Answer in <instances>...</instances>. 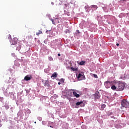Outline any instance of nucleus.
Masks as SVG:
<instances>
[{
    "instance_id": "f257e3e1",
    "label": "nucleus",
    "mask_w": 129,
    "mask_h": 129,
    "mask_svg": "<svg viewBox=\"0 0 129 129\" xmlns=\"http://www.w3.org/2000/svg\"><path fill=\"white\" fill-rule=\"evenodd\" d=\"M125 85L123 83H119L118 84V87L117 88V91H122L124 89Z\"/></svg>"
},
{
    "instance_id": "f03ea898",
    "label": "nucleus",
    "mask_w": 129,
    "mask_h": 129,
    "mask_svg": "<svg viewBox=\"0 0 129 129\" xmlns=\"http://www.w3.org/2000/svg\"><path fill=\"white\" fill-rule=\"evenodd\" d=\"M114 83V81H106L104 83V85L106 87V88H110L111 87L112 85H113V84Z\"/></svg>"
},
{
    "instance_id": "7ed1b4c3",
    "label": "nucleus",
    "mask_w": 129,
    "mask_h": 129,
    "mask_svg": "<svg viewBox=\"0 0 129 129\" xmlns=\"http://www.w3.org/2000/svg\"><path fill=\"white\" fill-rule=\"evenodd\" d=\"M121 105L122 107H129V102L125 100H123L121 101Z\"/></svg>"
},
{
    "instance_id": "20e7f679",
    "label": "nucleus",
    "mask_w": 129,
    "mask_h": 129,
    "mask_svg": "<svg viewBox=\"0 0 129 129\" xmlns=\"http://www.w3.org/2000/svg\"><path fill=\"white\" fill-rule=\"evenodd\" d=\"M11 45H17L18 44V38L14 37L11 41Z\"/></svg>"
},
{
    "instance_id": "39448f33",
    "label": "nucleus",
    "mask_w": 129,
    "mask_h": 129,
    "mask_svg": "<svg viewBox=\"0 0 129 129\" xmlns=\"http://www.w3.org/2000/svg\"><path fill=\"white\" fill-rule=\"evenodd\" d=\"M51 21L53 25H57V24H59V23H60V19L58 18H54L53 19H51Z\"/></svg>"
},
{
    "instance_id": "423d86ee",
    "label": "nucleus",
    "mask_w": 129,
    "mask_h": 129,
    "mask_svg": "<svg viewBox=\"0 0 129 129\" xmlns=\"http://www.w3.org/2000/svg\"><path fill=\"white\" fill-rule=\"evenodd\" d=\"M100 98V94L99 92L97 91L95 93V99H99Z\"/></svg>"
},
{
    "instance_id": "0eeeda50",
    "label": "nucleus",
    "mask_w": 129,
    "mask_h": 129,
    "mask_svg": "<svg viewBox=\"0 0 129 129\" xmlns=\"http://www.w3.org/2000/svg\"><path fill=\"white\" fill-rule=\"evenodd\" d=\"M85 78V76H84V74H79L78 76V79H80V80H83Z\"/></svg>"
},
{
    "instance_id": "6e6552de",
    "label": "nucleus",
    "mask_w": 129,
    "mask_h": 129,
    "mask_svg": "<svg viewBox=\"0 0 129 129\" xmlns=\"http://www.w3.org/2000/svg\"><path fill=\"white\" fill-rule=\"evenodd\" d=\"M42 82L43 83L44 86L49 87L50 84H49V81L46 80L45 81H42Z\"/></svg>"
},
{
    "instance_id": "1a4fd4ad",
    "label": "nucleus",
    "mask_w": 129,
    "mask_h": 129,
    "mask_svg": "<svg viewBox=\"0 0 129 129\" xmlns=\"http://www.w3.org/2000/svg\"><path fill=\"white\" fill-rule=\"evenodd\" d=\"M32 79V76L30 75H27L24 78V80L26 81H29V80H31Z\"/></svg>"
},
{
    "instance_id": "9d476101",
    "label": "nucleus",
    "mask_w": 129,
    "mask_h": 129,
    "mask_svg": "<svg viewBox=\"0 0 129 129\" xmlns=\"http://www.w3.org/2000/svg\"><path fill=\"white\" fill-rule=\"evenodd\" d=\"M73 94L74 96H75L77 98H78V97H80V95L78 94L77 92H76V91H74V90H73Z\"/></svg>"
},
{
    "instance_id": "9b49d317",
    "label": "nucleus",
    "mask_w": 129,
    "mask_h": 129,
    "mask_svg": "<svg viewBox=\"0 0 129 129\" xmlns=\"http://www.w3.org/2000/svg\"><path fill=\"white\" fill-rule=\"evenodd\" d=\"M76 105L77 106L80 105L81 107H82V106H84V104H83V101L77 102L76 103Z\"/></svg>"
},
{
    "instance_id": "f8f14e48",
    "label": "nucleus",
    "mask_w": 129,
    "mask_h": 129,
    "mask_svg": "<svg viewBox=\"0 0 129 129\" xmlns=\"http://www.w3.org/2000/svg\"><path fill=\"white\" fill-rule=\"evenodd\" d=\"M57 73H53L52 76H51V78H56V77H57Z\"/></svg>"
},
{
    "instance_id": "ddd939ff",
    "label": "nucleus",
    "mask_w": 129,
    "mask_h": 129,
    "mask_svg": "<svg viewBox=\"0 0 129 129\" xmlns=\"http://www.w3.org/2000/svg\"><path fill=\"white\" fill-rule=\"evenodd\" d=\"M71 69L72 70V71H78V68L71 67Z\"/></svg>"
},
{
    "instance_id": "4468645a",
    "label": "nucleus",
    "mask_w": 129,
    "mask_h": 129,
    "mask_svg": "<svg viewBox=\"0 0 129 129\" xmlns=\"http://www.w3.org/2000/svg\"><path fill=\"white\" fill-rule=\"evenodd\" d=\"M111 89H112V90H116V86H115L114 85H112L111 86Z\"/></svg>"
},
{
    "instance_id": "2eb2a0df",
    "label": "nucleus",
    "mask_w": 129,
    "mask_h": 129,
    "mask_svg": "<svg viewBox=\"0 0 129 129\" xmlns=\"http://www.w3.org/2000/svg\"><path fill=\"white\" fill-rule=\"evenodd\" d=\"M106 105L105 104H103L101 105V110H103V109H104V108H105Z\"/></svg>"
},
{
    "instance_id": "dca6fc26",
    "label": "nucleus",
    "mask_w": 129,
    "mask_h": 129,
    "mask_svg": "<svg viewBox=\"0 0 129 129\" xmlns=\"http://www.w3.org/2000/svg\"><path fill=\"white\" fill-rule=\"evenodd\" d=\"M113 113L112 112H111V111H109L107 112V115H108V116L112 115Z\"/></svg>"
},
{
    "instance_id": "f3484780",
    "label": "nucleus",
    "mask_w": 129,
    "mask_h": 129,
    "mask_svg": "<svg viewBox=\"0 0 129 129\" xmlns=\"http://www.w3.org/2000/svg\"><path fill=\"white\" fill-rule=\"evenodd\" d=\"M91 8H93V9H94V10H97L98 7L96 5H92L91 6Z\"/></svg>"
},
{
    "instance_id": "a211bd4d",
    "label": "nucleus",
    "mask_w": 129,
    "mask_h": 129,
    "mask_svg": "<svg viewBox=\"0 0 129 129\" xmlns=\"http://www.w3.org/2000/svg\"><path fill=\"white\" fill-rule=\"evenodd\" d=\"M79 65H84L85 64V61H82L79 63Z\"/></svg>"
},
{
    "instance_id": "6ab92c4d",
    "label": "nucleus",
    "mask_w": 129,
    "mask_h": 129,
    "mask_svg": "<svg viewBox=\"0 0 129 129\" xmlns=\"http://www.w3.org/2000/svg\"><path fill=\"white\" fill-rule=\"evenodd\" d=\"M41 34H42V31L41 30H39V31L36 33V35L39 36V35Z\"/></svg>"
},
{
    "instance_id": "aec40b11",
    "label": "nucleus",
    "mask_w": 129,
    "mask_h": 129,
    "mask_svg": "<svg viewBox=\"0 0 129 129\" xmlns=\"http://www.w3.org/2000/svg\"><path fill=\"white\" fill-rule=\"evenodd\" d=\"M48 59L49 61H53V58L51 56L49 57Z\"/></svg>"
},
{
    "instance_id": "412c9836",
    "label": "nucleus",
    "mask_w": 129,
    "mask_h": 129,
    "mask_svg": "<svg viewBox=\"0 0 129 129\" xmlns=\"http://www.w3.org/2000/svg\"><path fill=\"white\" fill-rule=\"evenodd\" d=\"M76 35H78V34H80V32L79 31V30H76Z\"/></svg>"
},
{
    "instance_id": "4be33fe9",
    "label": "nucleus",
    "mask_w": 129,
    "mask_h": 129,
    "mask_svg": "<svg viewBox=\"0 0 129 129\" xmlns=\"http://www.w3.org/2000/svg\"><path fill=\"white\" fill-rule=\"evenodd\" d=\"M93 76L95 78H98V77L97 76V75L93 74Z\"/></svg>"
},
{
    "instance_id": "5701e85b",
    "label": "nucleus",
    "mask_w": 129,
    "mask_h": 129,
    "mask_svg": "<svg viewBox=\"0 0 129 129\" xmlns=\"http://www.w3.org/2000/svg\"><path fill=\"white\" fill-rule=\"evenodd\" d=\"M5 107L7 109H9V108H10V107L9 106V105H5Z\"/></svg>"
},
{
    "instance_id": "b1692460",
    "label": "nucleus",
    "mask_w": 129,
    "mask_h": 129,
    "mask_svg": "<svg viewBox=\"0 0 129 129\" xmlns=\"http://www.w3.org/2000/svg\"><path fill=\"white\" fill-rule=\"evenodd\" d=\"M20 49H21V47H17V48H16V50H17V51H20Z\"/></svg>"
},
{
    "instance_id": "393cba45",
    "label": "nucleus",
    "mask_w": 129,
    "mask_h": 129,
    "mask_svg": "<svg viewBox=\"0 0 129 129\" xmlns=\"http://www.w3.org/2000/svg\"><path fill=\"white\" fill-rule=\"evenodd\" d=\"M120 2H126V0H120Z\"/></svg>"
},
{
    "instance_id": "a878e982",
    "label": "nucleus",
    "mask_w": 129,
    "mask_h": 129,
    "mask_svg": "<svg viewBox=\"0 0 129 129\" xmlns=\"http://www.w3.org/2000/svg\"><path fill=\"white\" fill-rule=\"evenodd\" d=\"M85 9H88V6H85Z\"/></svg>"
},
{
    "instance_id": "bb28decb",
    "label": "nucleus",
    "mask_w": 129,
    "mask_h": 129,
    "mask_svg": "<svg viewBox=\"0 0 129 129\" xmlns=\"http://www.w3.org/2000/svg\"><path fill=\"white\" fill-rule=\"evenodd\" d=\"M51 5H52V6H54V3L52 2V3H51Z\"/></svg>"
},
{
    "instance_id": "cd10ccee",
    "label": "nucleus",
    "mask_w": 129,
    "mask_h": 129,
    "mask_svg": "<svg viewBox=\"0 0 129 129\" xmlns=\"http://www.w3.org/2000/svg\"><path fill=\"white\" fill-rule=\"evenodd\" d=\"M116 46H119V43H117L116 44Z\"/></svg>"
},
{
    "instance_id": "c85d7f7f",
    "label": "nucleus",
    "mask_w": 129,
    "mask_h": 129,
    "mask_svg": "<svg viewBox=\"0 0 129 129\" xmlns=\"http://www.w3.org/2000/svg\"><path fill=\"white\" fill-rule=\"evenodd\" d=\"M57 55L58 56H61V54L60 53H58Z\"/></svg>"
},
{
    "instance_id": "c756f323",
    "label": "nucleus",
    "mask_w": 129,
    "mask_h": 129,
    "mask_svg": "<svg viewBox=\"0 0 129 129\" xmlns=\"http://www.w3.org/2000/svg\"><path fill=\"white\" fill-rule=\"evenodd\" d=\"M58 85H60V84H61V83L58 82Z\"/></svg>"
},
{
    "instance_id": "7c9ffc66",
    "label": "nucleus",
    "mask_w": 129,
    "mask_h": 129,
    "mask_svg": "<svg viewBox=\"0 0 129 129\" xmlns=\"http://www.w3.org/2000/svg\"><path fill=\"white\" fill-rule=\"evenodd\" d=\"M111 118H114V116H112L111 117Z\"/></svg>"
},
{
    "instance_id": "2f4dec72",
    "label": "nucleus",
    "mask_w": 129,
    "mask_h": 129,
    "mask_svg": "<svg viewBox=\"0 0 129 129\" xmlns=\"http://www.w3.org/2000/svg\"><path fill=\"white\" fill-rule=\"evenodd\" d=\"M34 123H37V122L35 121V122H34Z\"/></svg>"
},
{
    "instance_id": "473e14b6",
    "label": "nucleus",
    "mask_w": 129,
    "mask_h": 129,
    "mask_svg": "<svg viewBox=\"0 0 129 129\" xmlns=\"http://www.w3.org/2000/svg\"><path fill=\"white\" fill-rule=\"evenodd\" d=\"M1 126H2V124H0V127H1Z\"/></svg>"
},
{
    "instance_id": "72a5a7b5",
    "label": "nucleus",
    "mask_w": 129,
    "mask_h": 129,
    "mask_svg": "<svg viewBox=\"0 0 129 129\" xmlns=\"http://www.w3.org/2000/svg\"><path fill=\"white\" fill-rule=\"evenodd\" d=\"M0 122H2V120L0 119Z\"/></svg>"
}]
</instances>
